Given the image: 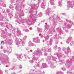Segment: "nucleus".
Instances as JSON below:
<instances>
[{
  "mask_svg": "<svg viewBox=\"0 0 74 74\" xmlns=\"http://www.w3.org/2000/svg\"><path fill=\"white\" fill-rule=\"evenodd\" d=\"M15 18L17 19V20H16V22H18L19 23V24H21L22 23V24H23V23H27V24H28L29 25L30 24H33V23H35V22L36 20V19H34L33 20L32 19H29L28 21H27V20H23L22 19H19L18 18V16L15 17Z\"/></svg>",
  "mask_w": 74,
  "mask_h": 74,
  "instance_id": "nucleus-1",
  "label": "nucleus"
},
{
  "mask_svg": "<svg viewBox=\"0 0 74 74\" xmlns=\"http://www.w3.org/2000/svg\"><path fill=\"white\" fill-rule=\"evenodd\" d=\"M42 53L41 51H40V50H37L36 53L33 54L32 60L29 61V63H32L33 62L34 60H37L38 58L37 57V56L36 55L38 56V54L39 56L42 55Z\"/></svg>",
  "mask_w": 74,
  "mask_h": 74,
  "instance_id": "nucleus-2",
  "label": "nucleus"
},
{
  "mask_svg": "<svg viewBox=\"0 0 74 74\" xmlns=\"http://www.w3.org/2000/svg\"><path fill=\"white\" fill-rule=\"evenodd\" d=\"M71 40H72V37H69L68 39L66 40V43H69V42L71 43H70V45H71V46H72V44L73 45L74 44L73 43V42H72Z\"/></svg>",
  "mask_w": 74,
  "mask_h": 74,
  "instance_id": "nucleus-3",
  "label": "nucleus"
},
{
  "mask_svg": "<svg viewBox=\"0 0 74 74\" xmlns=\"http://www.w3.org/2000/svg\"><path fill=\"white\" fill-rule=\"evenodd\" d=\"M33 41L36 43H38L40 42V40L38 38H33Z\"/></svg>",
  "mask_w": 74,
  "mask_h": 74,
  "instance_id": "nucleus-4",
  "label": "nucleus"
},
{
  "mask_svg": "<svg viewBox=\"0 0 74 74\" xmlns=\"http://www.w3.org/2000/svg\"><path fill=\"white\" fill-rule=\"evenodd\" d=\"M42 51H44V52H51V48L48 49V48L45 47L44 50H42Z\"/></svg>",
  "mask_w": 74,
  "mask_h": 74,
  "instance_id": "nucleus-5",
  "label": "nucleus"
},
{
  "mask_svg": "<svg viewBox=\"0 0 74 74\" xmlns=\"http://www.w3.org/2000/svg\"><path fill=\"white\" fill-rule=\"evenodd\" d=\"M22 40L20 39H18L17 38H16V40L15 41L17 43V44H20V42H22Z\"/></svg>",
  "mask_w": 74,
  "mask_h": 74,
  "instance_id": "nucleus-6",
  "label": "nucleus"
},
{
  "mask_svg": "<svg viewBox=\"0 0 74 74\" xmlns=\"http://www.w3.org/2000/svg\"><path fill=\"white\" fill-rule=\"evenodd\" d=\"M73 5H73V4H71V2H68V7H71V8H73L74 7H73Z\"/></svg>",
  "mask_w": 74,
  "mask_h": 74,
  "instance_id": "nucleus-7",
  "label": "nucleus"
},
{
  "mask_svg": "<svg viewBox=\"0 0 74 74\" xmlns=\"http://www.w3.org/2000/svg\"><path fill=\"white\" fill-rule=\"evenodd\" d=\"M52 11V10H51L50 8H48V9L46 11V14L47 15H48V14H49V12L50 11Z\"/></svg>",
  "mask_w": 74,
  "mask_h": 74,
  "instance_id": "nucleus-8",
  "label": "nucleus"
},
{
  "mask_svg": "<svg viewBox=\"0 0 74 74\" xmlns=\"http://www.w3.org/2000/svg\"><path fill=\"white\" fill-rule=\"evenodd\" d=\"M45 6V2H44V1H43L41 4V7L42 8H44V7Z\"/></svg>",
  "mask_w": 74,
  "mask_h": 74,
  "instance_id": "nucleus-9",
  "label": "nucleus"
},
{
  "mask_svg": "<svg viewBox=\"0 0 74 74\" xmlns=\"http://www.w3.org/2000/svg\"><path fill=\"white\" fill-rule=\"evenodd\" d=\"M31 7L32 8H35L36 10H37V8H38V7L36 5L33 4L31 5Z\"/></svg>",
  "mask_w": 74,
  "mask_h": 74,
  "instance_id": "nucleus-10",
  "label": "nucleus"
},
{
  "mask_svg": "<svg viewBox=\"0 0 74 74\" xmlns=\"http://www.w3.org/2000/svg\"><path fill=\"white\" fill-rule=\"evenodd\" d=\"M62 0H59L58 1V5L60 7H62Z\"/></svg>",
  "mask_w": 74,
  "mask_h": 74,
  "instance_id": "nucleus-11",
  "label": "nucleus"
},
{
  "mask_svg": "<svg viewBox=\"0 0 74 74\" xmlns=\"http://www.w3.org/2000/svg\"><path fill=\"white\" fill-rule=\"evenodd\" d=\"M46 59L48 62H50L51 60V57H49L46 58Z\"/></svg>",
  "mask_w": 74,
  "mask_h": 74,
  "instance_id": "nucleus-12",
  "label": "nucleus"
},
{
  "mask_svg": "<svg viewBox=\"0 0 74 74\" xmlns=\"http://www.w3.org/2000/svg\"><path fill=\"white\" fill-rule=\"evenodd\" d=\"M34 44L32 43V42L30 41L29 43V47H32V46H34Z\"/></svg>",
  "mask_w": 74,
  "mask_h": 74,
  "instance_id": "nucleus-13",
  "label": "nucleus"
},
{
  "mask_svg": "<svg viewBox=\"0 0 74 74\" xmlns=\"http://www.w3.org/2000/svg\"><path fill=\"white\" fill-rule=\"evenodd\" d=\"M16 11L17 12V14H19V12L20 11H21V10H19V8H18L17 7H16Z\"/></svg>",
  "mask_w": 74,
  "mask_h": 74,
  "instance_id": "nucleus-14",
  "label": "nucleus"
},
{
  "mask_svg": "<svg viewBox=\"0 0 74 74\" xmlns=\"http://www.w3.org/2000/svg\"><path fill=\"white\" fill-rule=\"evenodd\" d=\"M42 65L43 68H46V67H48L47 66L46 64H43Z\"/></svg>",
  "mask_w": 74,
  "mask_h": 74,
  "instance_id": "nucleus-15",
  "label": "nucleus"
},
{
  "mask_svg": "<svg viewBox=\"0 0 74 74\" xmlns=\"http://www.w3.org/2000/svg\"><path fill=\"white\" fill-rule=\"evenodd\" d=\"M66 24H67V25H71V26H72V25H73V23H71L70 22H67L66 23Z\"/></svg>",
  "mask_w": 74,
  "mask_h": 74,
  "instance_id": "nucleus-16",
  "label": "nucleus"
},
{
  "mask_svg": "<svg viewBox=\"0 0 74 74\" xmlns=\"http://www.w3.org/2000/svg\"><path fill=\"white\" fill-rule=\"evenodd\" d=\"M17 56L18 59L19 60L21 59V56H20V55L19 54L17 55Z\"/></svg>",
  "mask_w": 74,
  "mask_h": 74,
  "instance_id": "nucleus-17",
  "label": "nucleus"
},
{
  "mask_svg": "<svg viewBox=\"0 0 74 74\" xmlns=\"http://www.w3.org/2000/svg\"><path fill=\"white\" fill-rule=\"evenodd\" d=\"M50 2L51 5H53V4H54V3H53V0H50Z\"/></svg>",
  "mask_w": 74,
  "mask_h": 74,
  "instance_id": "nucleus-18",
  "label": "nucleus"
},
{
  "mask_svg": "<svg viewBox=\"0 0 74 74\" xmlns=\"http://www.w3.org/2000/svg\"><path fill=\"white\" fill-rule=\"evenodd\" d=\"M67 49V50H68V52H70V48H69V47H68Z\"/></svg>",
  "mask_w": 74,
  "mask_h": 74,
  "instance_id": "nucleus-19",
  "label": "nucleus"
},
{
  "mask_svg": "<svg viewBox=\"0 0 74 74\" xmlns=\"http://www.w3.org/2000/svg\"><path fill=\"white\" fill-rule=\"evenodd\" d=\"M9 16H12L13 15V14H12V13H11L9 14Z\"/></svg>",
  "mask_w": 74,
  "mask_h": 74,
  "instance_id": "nucleus-20",
  "label": "nucleus"
},
{
  "mask_svg": "<svg viewBox=\"0 0 74 74\" xmlns=\"http://www.w3.org/2000/svg\"><path fill=\"white\" fill-rule=\"evenodd\" d=\"M54 48L56 50V48H57V46H55L54 47Z\"/></svg>",
  "mask_w": 74,
  "mask_h": 74,
  "instance_id": "nucleus-21",
  "label": "nucleus"
},
{
  "mask_svg": "<svg viewBox=\"0 0 74 74\" xmlns=\"http://www.w3.org/2000/svg\"><path fill=\"white\" fill-rule=\"evenodd\" d=\"M36 67H39V64L36 63Z\"/></svg>",
  "mask_w": 74,
  "mask_h": 74,
  "instance_id": "nucleus-22",
  "label": "nucleus"
},
{
  "mask_svg": "<svg viewBox=\"0 0 74 74\" xmlns=\"http://www.w3.org/2000/svg\"><path fill=\"white\" fill-rule=\"evenodd\" d=\"M9 8H10L11 9H12V8H13L12 7V6L11 5H10Z\"/></svg>",
  "mask_w": 74,
  "mask_h": 74,
  "instance_id": "nucleus-23",
  "label": "nucleus"
},
{
  "mask_svg": "<svg viewBox=\"0 0 74 74\" xmlns=\"http://www.w3.org/2000/svg\"><path fill=\"white\" fill-rule=\"evenodd\" d=\"M26 38H27V36H25L24 37L23 40H26Z\"/></svg>",
  "mask_w": 74,
  "mask_h": 74,
  "instance_id": "nucleus-24",
  "label": "nucleus"
},
{
  "mask_svg": "<svg viewBox=\"0 0 74 74\" xmlns=\"http://www.w3.org/2000/svg\"><path fill=\"white\" fill-rule=\"evenodd\" d=\"M0 21H3V17H0Z\"/></svg>",
  "mask_w": 74,
  "mask_h": 74,
  "instance_id": "nucleus-25",
  "label": "nucleus"
},
{
  "mask_svg": "<svg viewBox=\"0 0 74 74\" xmlns=\"http://www.w3.org/2000/svg\"><path fill=\"white\" fill-rule=\"evenodd\" d=\"M0 74H3V72L1 70H0Z\"/></svg>",
  "mask_w": 74,
  "mask_h": 74,
  "instance_id": "nucleus-26",
  "label": "nucleus"
},
{
  "mask_svg": "<svg viewBox=\"0 0 74 74\" xmlns=\"http://www.w3.org/2000/svg\"><path fill=\"white\" fill-rule=\"evenodd\" d=\"M56 59V57L53 58V60H55V59Z\"/></svg>",
  "mask_w": 74,
  "mask_h": 74,
  "instance_id": "nucleus-27",
  "label": "nucleus"
},
{
  "mask_svg": "<svg viewBox=\"0 0 74 74\" xmlns=\"http://www.w3.org/2000/svg\"><path fill=\"white\" fill-rule=\"evenodd\" d=\"M44 56H47V53H44Z\"/></svg>",
  "mask_w": 74,
  "mask_h": 74,
  "instance_id": "nucleus-28",
  "label": "nucleus"
},
{
  "mask_svg": "<svg viewBox=\"0 0 74 74\" xmlns=\"http://www.w3.org/2000/svg\"><path fill=\"white\" fill-rule=\"evenodd\" d=\"M51 67L52 68H55V66H54L53 65H52V66H51Z\"/></svg>",
  "mask_w": 74,
  "mask_h": 74,
  "instance_id": "nucleus-29",
  "label": "nucleus"
},
{
  "mask_svg": "<svg viewBox=\"0 0 74 74\" xmlns=\"http://www.w3.org/2000/svg\"><path fill=\"white\" fill-rule=\"evenodd\" d=\"M71 68L72 69H74V65H73L72 66H71Z\"/></svg>",
  "mask_w": 74,
  "mask_h": 74,
  "instance_id": "nucleus-30",
  "label": "nucleus"
},
{
  "mask_svg": "<svg viewBox=\"0 0 74 74\" xmlns=\"http://www.w3.org/2000/svg\"><path fill=\"white\" fill-rule=\"evenodd\" d=\"M39 74H43V72H41V71H40V73H39Z\"/></svg>",
  "mask_w": 74,
  "mask_h": 74,
  "instance_id": "nucleus-31",
  "label": "nucleus"
},
{
  "mask_svg": "<svg viewBox=\"0 0 74 74\" xmlns=\"http://www.w3.org/2000/svg\"><path fill=\"white\" fill-rule=\"evenodd\" d=\"M39 15H40V16H41V15H42V13H40L39 14Z\"/></svg>",
  "mask_w": 74,
  "mask_h": 74,
  "instance_id": "nucleus-32",
  "label": "nucleus"
},
{
  "mask_svg": "<svg viewBox=\"0 0 74 74\" xmlns=\"http://www.w3.org/2000/svg\"><path fill=\"white\" fill-rule=\"evenodd\" d=\"M62 70H63V71H65V70H66V69H65V68H62Z\"/></svg>",
  "mask_w": 74,
  "mask_h": 74,
  "instance_id": "nucleus-33",
  "label": "nucleus"
},
{
  "mask_svg": "<svg viewBox=\"0 0 74 74\" xmlns=\"http://www.w3.org/2000/svg\"><path fill=\"white\" fill-rule=\"evenodd\" d=\"M19 68H20V69H22V66L21 65H19Z\"/></svg>",
  "mask_w": 74,
  "mask_h": 74,
  "instance_id": "nucleus-34",
  "label": "nucleus"
},
{
  "mask_svg": "<svg viewBox=\"0 0 74 74\" xmlns=\"http://www.w3.org/2000/svg\"><path fill=\"white\" fill-rule=\"evenodd\" d=\"M19 16H23V14L21 15V14H19Z\"/></svg>",
  "mask_w": 74,
  "mask_h": 74,
  "instance_id": "nucleus-35",
  "label": "nucleus"
},
{
  "mask_svg": "<svg viewBox=\"0 0 74 74\" xmlns=\"http://www.w3.org/2000/svg\"><path fill=\"white\" fill-rule=\"evenodd\" d=\"M12 74H16L14 72H13L12 73Z\"/></svg>",
  "mask_w": 74,
  "mask_h": 74,
  "instance_id": "nucleus-36",
  "label": "nucleus"
},
{
  "mask_svg": "<svg viewBox=\"0 0 74 74\" xmlns=\"http://www.w3.org/2000/svg\"><path fill=\"white\" fill-rule=\"evenodd\" d=\"M45 39H46V40H48V39H49V37H48L47 38L46 37V38H45Z\"/></svg>",
  "mask_w": 74,
  "mask_h": 74,
  "instance_id": "nucleus-37",
  "label": "nucleus"
},
{
  "mask_svg": "<svg viewBox=\"0 0 74 74\" xmlns=\"http://www.w3.org/2000/svg\"><path fill=\"white\" fill-rule=\"evenodd\" d=\"M5 73H6V74H7V73H8V72L7 71V70H5Z\"/></svg>",
  "mask_w": 74,
  "mask_h": 74,
  "instance_id": "nucleus-38",
  "label": "nucleus"
},
{
  "mask_svg": "<svg viewBox=\"0 0 74 74\" xmlns=\"http://www.w3.org/2000/svg\"><path fill=\"white\" fill-rule=\"evenodd\" d=\"M25 58H28L29 59H30V57H26V56H25Z\"/></svg>",
  "mask_w": 74,
  "mask_h": 74,
  "instance_id": "nucleus-39",
  "label": "nucleus"
},
{
  "mask_svg": "<svg viewBox=\"0 0 74 74\" xmlns=\"http://www.w3.org/2000/svg\"><path fill=\"white\" fill-rule=\"evenodd\" d=\"M3 42H4V41H2L1 42V44H3Z\"/></svg>",
  "mask_w": 74,
  "mask_h": 74,
  "instance_id": "nucleus-40",
  "label": "nucleus"
},
{
  "mask_svg": "<svg viewBox=\"0 0 74 74\" xmlns=\"http://www.w3.org/2000/svg\"><path fill=\"white\" fill-rule=\"evenodd\" d=\"M25 32H29V30H25Z\"/></svg>",
  "mask_w": 74,
  "mask_h": 74,
  "instance_id": "nucleus-41",
  "label": "nucleus"
},
{
  "mask_svg": "<svg viewBox=\"0 0 74 74\" xmlns=\"http://www.w3.org/2000/svg\"><path fill=\"white\" fill-rule=\"evenodd\" d=\"M60 73L61 74H64V73H63V72H60Z\"/></svg>",
  "mask_w": 74,
  "mask_h": 74,
  "instance_id": "nucleus-42",
  "label": "nucleus"
},
{
  "mask_svg": "<svg viewBox=\"0 0 74 74\" xmlns=\"http://www.w3.org/2000/svg\"><path fill=\"white\" fill-rule=\"evenodd\" d=\"M0 25H1V26H3V23H0Z\"/></svg>",
  "mask_w": 74,
  "mask_h": 74,
  "instance_id": "nucleus-43",
  "label": "nucleus"
},
{
  "mask_svg": "<svg viewBox=\"0 0 74 74\" xmlns=\"http://www.w3.org/2000/svg\"><path fill=\"white\" fill-rule=\"evenodd\" d=\"M60 56H62V55H63V54H60Z\"/></svg>",
  "mask_w": 74,
  "mask_h": 74,
  "instance_id": "nucleus-44",
  "label": "nucleus"
},
{
  "mask_svg": "<svg viewBox=\"0 0 74 74\" xmlns=\"http://www.w3.org/2000/svg\"><path fill=\"white\" fill-rule=\"evenodd\" d=\"M70 72H67V74H70Z\"/></svg>",
  "mask_w": 74,
  "mask_h": 74,
  "instance_id": "nucleus-45",
  "label": "nucleus"
},
{
  "mask_svg": "<svg viewBox=\"0 0 74 74\" xmlns=\"http://www.w3.org/2000/svg\"><path fill=\"white\" fill-rule=\"evenodd\" d=\"M57 37H58V35H56V38H57Z\"/></svg>",
  "mask_w": 74,
  "mask_h": 74,
  "instance_id": "nucleus-46",
  "label": "nucleus"
},
{
  "mask_svg": "<svg viewBox=\"0 0 74 74\" xmlns=\"http://www.w3.org/2000/svg\"><path fill=\"white\" fill-rule=\"evenodd\" d=\"M1 49H3V47L2 46H1Z\"/></svg>",
  "mask_w": 74,
  "mask_h": 74,
  "instance_id": "nucleus-47",
  "label": "nucleus"
},
{
  "mask_svg": "<svg viewBox=\"0 0 74 74\" xmlns=\"http://www.w3.org/2000/svg\"><path fill=\"white\" fill-rule=\"evenodd\" d=\"M66 54H67V53H67L66 52H65Z\"/></svg>",
  "mask_w": 74,
  "mask_h": 74,
  "instance_id": "nucleus-48",
  "label": "nucleus"
},
{
  "mask_svg": "<svg viewBox=\"0 0 74 74\" xmlns=\"http://www.w3.org/2000/svg\"><path fill=\"white\" fill-rule=\"evenodd\" d=\"M17 1H18V0H16V2L17 3Z\"/></svg>",
  "mask_w": 74,
  "mask_h": 74,
  "instance_id": "nucleus-49",
  "label": "nucleus"
},
{
  "mask_svg": "<svg viewBox=\"0 0 74 74\" xmlns=\"http://www.w3.org/2000/svg\"><path fill=\"white\" fill-rule=\"evenodd\" d=\"M74 56L73 57V59H74Z\"/></svg>",
  "mask_w": 74,
  "mask_h": 74,
  "instance_id": "nucleus-50",
  "label": "nucleus"
},
{
  "mask_svg": "<svg viewBox=\"0 0 74 74\" xmlns=\"http://www.w3.org/2000/svg\"><path fill=\"white\" fill-rule=\"evenodd\" d=\"M61 44H62V42H61Z\"/></svg>",
  "mask_w": 74,
  "mask_h": 74,
  "instance_id": "nucleus-51",
  "label": "nucleus"
},
{
  "mask_svg": "<svg viewBox=\"0 0 74 74\" xmlns=\"http://www.w3.org/2000/svg\"><path fill=\"white\" fill-rule=\"evenodd\" d=\"M6 11L7 12V9H6Z\"/></svg>",
  "mask_w": 74,
  "mask_h": 74,
  "instance_id": "nucleus-52",
  "label": "nucleus"
},
{
  "mask_svg": "<svg viewBox=\"0 0 74 74\" xmlns=\"http://www.w3.org/2000/svg\"><path fill=\"white\" fill-rule=\"evenodd\" d=\"M34 10L33 9H32V11H33Z\"/></svg>",
  "mask_w": 74,
  "mask_h": 74,
  "instance_id": "nucleus-53",
  "label": "nucleus"
},
{
  "mask_svg": "<svg viewBox=\"0 0 74 74\" xmlns=\"http://www.w3.org/2000/svg\"><path fill=\"white\" fill-rule=\"evenodd\" d=\"M74 30V29L72 30V31H73Z\"/></svg>",
  "mask_w": 74,
  "mask_h": 74,
  "instance_id": "nucleus-54",
  "label": "nucleus"
},
{
  "mask_svg": "<svg viewBox=\"0 0 74 74\" xmlns=\"http://www.w3.org/2000/svg\"><path fill=\"white\" fill-rule=\"evenodd\" d=\"M30 13H31V12H30V11L29 12Z\"/></svg>",
  "mask_w": 74,
  "mask_h": 74,
  "instance_id": "nucleus-55",
  "label": "nucleus"
},
{
  "mask_svg": "<svg viewBox=\"0 0 74 74\" xmlns=\"http://www.w3.org/2000/svg\"><path fill=\"white\" fill-rule=\"evenodd\" d=\"M19 45H18V47H19Z\"/></svg>",
  "mask_w": 74,
  "mask_h": 74,
  "instance_id": "nucleus-56",
  "label": "nucleus"
},
{
  "mask_svg": "<svg viewBox=\"0 0 74 74\" xmlns=\"http://www.w3.org/2000/svg\"><path fill=\"white\" fill-rule=\"evenodd\" d=\"M0 14H1V13H0Z\"/></svg>",
  "mask_w": 74,
  "mask_h": 74,
  "instance_id": "nucleus-57",
  "label": "nucleus"
},
{
  "mask_svg": "<svg viewBox=\"0 0 74 74\" xmlns=\"http://www.w3.org/2000/svg\"><path fill=\"white\" fill-rule=\"evenodd\" d=\"M54 37H55V36H54Z\"/></svg>",
  "mask_w": 74,
  "mask_h": 74,
  "instance_id": "nucleus-58",
  "label": "nucleus"
},
{
  "mask_svg": "<svg viewBox=\"0 0 74 74\" xmlns=\"http://www.w3.org/2000/svg\"><path fill=\"white\" fill-rule=\"evenodd\" d=\"M60 63H61L60 62Z\"/></svg>",
  "mask_w": 74,
  "mask_h": 74,
  "instance_id": "nucleus-59",
  "label": "nucleus"
},
{
  "mask_svg": "<svg viewBox=\"0 0 74 74\" xmlns=\"http://www.w3.org/2000/svg\"><path fill=\"white\" fill-rule=\"evenodd\" d=\"M73 60V61H74V60Z\"/></svg>",
  "mask_w": 74,
  "mask_h": 74,
  "instance_id": "nucleus-60",
  "label": "nucleus"
}]
</instances>
